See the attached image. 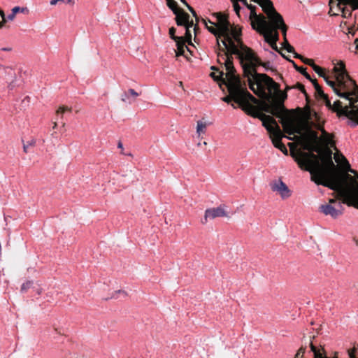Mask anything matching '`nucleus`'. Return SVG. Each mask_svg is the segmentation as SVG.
Instances as JSON below:
<instances>
[{"label": "nucleus", "mask_w": 358, "mask_h": 358, "mask_svg": "<svg viewBox=\"0 0 358 358\" xmlns=\"http://www.w3.org/2000/svg\"><path fill=\"white\" fill-rule=\"evenodd\" d=\"M313 83L314 84V86H315V89L319 92L320 90V86L314 80H313Z\"/></svg>", "instance_id": "44"}, {"label": "nucleus", "mask_w": 358, "mask_h": 358, "mask_svg": "<svg viewBox=\"0 0 358 358\" xmlns=\"http://www.w3.org/2000/svg\"><path fill=\"white\" fill-rule=\"evenodd\" d=\"M184 3H185L189 9V10L192 13V14L195 17H196V12L194 11V10L191 7L189 6L184 0H181Z\"/></svg>", "instance_id": "38"}, {"label": "nucleus", "mask_w": 358, "mask_h": 358, "mask_svg": "<svg viewBox=\"0 0 358 358\" xmlns=\"http://www.w3.org/2000/svg\"><path fill=\"white\" fill-rule=\"evenodd\" d=\"M270 187L271 190L278 194L282 199L289 198L292 194L291 190L280 178L273 180L270 183Z\"/></svg>", "instance_id": "14"}, {"label": "nucleus", "mask_w": 358, "mask_h": 358, "mask_svg": "<svg viewBox=\"0 0 358 358\" xmlns=\"http://www.w3.org/2000/svg\"><path fill=\"white\" fill-rule=\"evenodd\" d=\"M176 16V23L178 26H185L186 28V35L188 38H191V34H189V28L193 26L192 22H189V15L185 13L182 9H180L174 13Z\"/></svg>", "instance_id": "17"}, {"label": "nucleus", "mask_w": 358, "mask_h": 358, "mask_svg": "<svg viewBox=\"0 0 358 358\" xmlns=\"http://www.w3.org/2000/svg\"><path fill=\"white\" fill-rule=\"evenodd\" d=\"M166 1H167V6L169 7L170 9L172 10L173 13H176V12L180 10V8H178L177 7V3L175 1H173V0H166Z\"/></svg>", "instance_id": "28"}, {"label": "nucleus", "mask_w": 358, "mask_h": 358, "mask_svg": "<svg viewBox=\"0 0 358 358\" xmlns=\"http://www.w3.org/2000/svg\"><path fill=\"white\" fill-rule=\"evenodd\" d=\"M27 271H28L29 272H31V271H35L36 270H35V268H27Z\"/></svg>", "instance_id": "47"}, {"label": "nucleus", "mask_w": 358, "mask_h": 358, "mask_svg": "<svg viewBox=\"0 0 358 358\" xmlns=\"http://www.w3.org/2000/svg\"><path fill=\"white\" fill-rule=\"evenodd\" d=\"M203 145H207V143L204 141V142L203 143Z\"/></svg>", "instance_id": "51"}, {"label": "nucleus", "mask_w": 358, "mask_h": 358, "mask_svg": "<svg viewBox=\"0 0 358 358\" xmlns=\"http://www.w3.org/2000/svg\"><path fill=\"white\" fill-rule=\"evenodd\" d=\"M320 211L326 216H330L333 219L338 218L343 213V206L339 201L331 199L319 208Z\"/></svg>", "instance_id": "12"}, {"label": "nucleus", "mask_w": 358, "mask_h": 358, "mask_svg": "<svg viewBox=\"0 0 358 358\" xmlns=\"http://www.w3.org/2000/svg\"><path fill=\"white\" fill-rule=\"evenodd\" d=\"M322 122L320 115L310 110L305 112V120L293 112H289L282 117L283 130L289 135L300 134L308 125L315 128V125L319 124L322 125Z\"/></svg>", "instance_id": "5"}, {"label": "nucleus", "mask_w": 358, "mask_h": 358, "mask_svg": "<svg viewBox=\"0 0 358 358\" xmlns=\"http://www.w3.org/2000/svg\"><path fill=\"white\" fill-rule=\"evenodd\" d=\"M334 158L335 162L340 166V168L348 174V172L355 173L353 169H350V165L345 157L338 150L334 153Z\"/></svg>", "instance_id": "19"}, {"label": "nucleus", "mask_w": 358, "mask_h": 358, "mask_svg": "<svg viewBox=\"0 0 358 358\" xmlns=\"http://www.w3.org/2000/svg\"><path fill=\"white\" fill-rule=\"evenodd\" d=\"M263 126L265 127L266 130L270 133V136L272 140L273 145L279 149L282 152L287 155V150L285 145L282 143L281 139L284 136L280 127L275 124L273 117L269 115H262L261 117Z\"/></svg>", "instance_id": "10"}, {"label": "nucleus", "mask_w": 358, "mask_h": 358, "mask_svg": "<svg viewBox=\"0 0 358 358\" xmlns=\"http://www.w3.org/2000/svg\"><path fill=\"white\" fill-rule=\"evenodd\" d=\"M315 128L322 132L321 136L319 138V141L324 145L325 146H334V142L333 141V136L327 133L323 128L322 124L315 125Z\"/></svg>", "instance_id": "20"}, {"label": "nucleus", "mask_w": 358, "mask_h": 358, "mask_svg": "<svg viewBox=\"0 0 358 358\" xmlns=\"http://www.w3.org/2000/svg\"><path fill=\"white\" fill-rule=\"evenodd\" d=\"M329 6L331 11L334 6H336L339 11L345 13L344 7L342 6H349L352 10H358V0H329Z\"/></svg>", "instance_id": "18"}, {"label": "nucleus", "mask_w": 358, "mask_h": 358, "mask_svg": "<svg viewBox=\"0 0 358 358\" xmlns=\"http://www.w3.org/2000/svg\"><path fill=\"white\" fill-rule=\"evenodd\" d=\"M16 73L15 70L8 66L0 67V85L6 86L9 90L16 87Z\"/></svg>", "instance_id": "13"}, {"label": "nucleus", "mask_w": 358, "mask_h": 358, "mask_svg": "<svg viewBox=\"0 0 358 358\" xmlns=\"http://www.w3.org/2000/svg\"><path fill=\"white\" fill-rule=\"evenodd\" d=\"M232 2H236V1H238V0H231Z\"/></svg>", "instance_id": "52"}, {"label": "nucleus", "mask_w": 358, "mask_h": 358, "mask_svg": "<svg viewBox=\"0 0 358 358\" xmlns=\"http://www.w3.org/2000/svg\"><path fill=\"white\" fill-rule=\"evenodd\" d=\"M238 1H241L243 5L247 6L248 8V9L250 10V20L251 21V25L252 26V19L251 18V14H252V11H254L256 13L255 10V6L248 4L247 0H238Z\"/></svg>", "instance_id": "30"}, {"label": "nucleus", "mask_w": 358, "mask_h": 358, "mask_svg": "<svg viewBox=\"0 0 358 358\" xmlns=\"http://www.w3.org/2000/svg\"><path fill=\"white\" fill-rule=\"evenodd\" d=\"M312 68L320 77H322L324 78L326 76V75L323 72V69L320 68L319 66L315 64Z\"/></svg>", "instance_id": "33"}, {"label": "nucleus", "mask_w": 358, "mask_h": 358, "mask_svg": "<svg viewBox=\"0 0 358 358\" xmlns=\"http://www.w3.org/2000/svg\"><path fill=\"white\" fill-rule=\"evenodd\" d=\"M175 33H176V29L174 27H171L169 29L170 37L176 42L177 41L181 39L182 38L176 36Z\"/></svg>", "instance_id": "34"}, {"label": "nucleus", "mask_w": 358, "mask_h": 358, "mask_svg": "<svg viewBox=\"0 0 358 358\" xmlns=\"http://www.w3.org/2000/svg\"><path fill=\"white\" fill-rule=\"evenodd\" d=\"M250 89L258 96L270 101L273 92L278 90V84L269 76L255 72L246 77Z\"/></svg>", "instance_id": "7"}, {"label": "nucleus", "mask_w": 358, "mask_h": 358, "mask_svg": "<svg viewBox=\"0 0 358 358\" xmlns=\"http://www.w3.org/2000/svg\"><path fill=\"white\" fill-rule=\"evenodd\" d=\"M128 93H129L130 96H131L134 98H136L139 95V94L137 93L134 89H129L128 90Z\"/></svg>", "instance_id": "37"}, {"label": "nucleus", "mask_w": 358, "mask_h": 358, "mask_svg": "<svg viewBox=\"0 0 358 358\" xmlns=\"http://www.w3.org/2000/svg\"><path fill=\"white\" fill-rule=\"evenodd\" d=\"M33 145L32 142H28L27 145H24V146H23L24 151L25 152H27V148H29V145Z\"/></svg>", "instance_id": "40"}, {"label": "nucleus", "mask_w": 358, "mask_h": 358, "mask_svg": "<svg viewBox=\"0 0 358 358\" xmlns=\"http://www.w3.org/2000/svg\"><path fill=\"white\" fill-rule=\"evenodd\" d=\"M259 66H262L266 70H267L269 66V63H262L261 62V64Z\"/></svg>", "instance_id": "41"}, {"label": "nucleus", "mask_w": 358, "mask_h": 358, "mask_svg": "<svg viewBox=\"0 0 358 358\" xmlns=\"http://www.w3.org/2000/svg\"><path fill=\"white\" fill-rule=\"evenodd\" d=\"M0 15L1 17V18H3V20L4 21H6V16H5V14H4V12L0 9Z\"/></svg>", "instance_id": "43"}, {"label": "nucleus", "mask_w": 358, "mask_h": 358, "mask_svg": "<svg viewBox=\"0 0 358 358\" xmlns=\"http://www.w3.org/2000/svg\"><path fill=\"white\" fill-rule=\"evenodd\" d=\"M228 91L229 92H230L229 90L228 89ZM234 100L235 102H236L237 103L239 104V106L242 108V109L247 112L249 114H251L252 111L254 110V107L250 103V101L254 103H257V99H256V100L253 101L252 99H250L249 97V96L248 95H244L243 97V103H240L239 101H237L234 96H232L231 94V93H229V96H225V97H223L222 98V101H224V102H227V103H229L231 100Z\"/></svg>", "instance_id": "16"}, {"label": "nucleus", "mask_w": 358, "mask_h": 358, "mask_svg": "<svg viewBox=\"0 0 358 358\" xmlns=\"http://www.w3.org/2000/svg\"><path fill=\"white\" fill-rule=\"evenodd\" d=\"M11 50H12V48L10 47L0 48V57H1V52L3 51L10 52V51H11Z\"/></svg>", "instance_id": "39"}, {"label": "nucleus", "mask_w": 358, "mask_h": 358, "mask_svg": "<svg viewBox=\"0 0 358 358\" xmlns=\"http://www.w3.org/2000/svg\"><path fill=\"white\" fill-rule=\"evenodd\" d=\"M267 15L268 20L261 15H257L252 11L251 18L252 19V28L262 34L271 48L278 52L283 57L285 56L281 53L276 45L278 41V29H280L286 36L287 27L282 17L275 11V8L265 13Z\"/></svg>", "instance_id": "3"}, {"label": "nucleus", "mask_w": 358, "mask_h": 358, "mask_svg": "<svg viewBox=\"0 0 358 358\" xmlns=\"http://www.w3.org/2000/svg\"><path fill=\"white\" fill-rule=\"evenodd\" d=\"M177 50H176V56L183 55L187 47L185 45V42L182 38L176 41Z\"/></svg>", "instance_id": "23"}, {"label": "nucleus", "mask_w": 358, "mask_h": 358, "mask_svg": "<svg viewBox=\"0 0 358 358\" xmlns=\"http://www.w3.org/2000/svg\"><path fill=\"white\" fill-rule=\"evenodd\" d=\"M231 106H232L233 108H236V106H234V104H231Z\"/></svg>", "instance_id": "53"}, {"label": "nucleus", "mask_w": 358, "mask_h": 358, "mask_svg": "<svg viewBox=\"0 0 358 358\" xmlns=\"http://www.w3.org/2000/svg\"><path fill=\"white\" fill-rule=\"evenodd\" d=\"M56 126H57V123H56V122H55V123H54L53 128H55V127H56Z\"/></svg>", "instance_id": "49"}, {"label": "nucleus", "mask_w": 358, "mask_h": 358, "mask_svg": "<svg viewBox=\"0 0 358 358\" xmlns=\"http://www.w3.org/2000/svg\"><path fill=\"white\" fill-rule=\"evenodd\" d=\"M234 10L237 15H239V11L241 10V6L238 4V1L233 2Z\"/></svg>", "instance_id": "36"}, {"label": "nucleus", "mask_w": 358, "mask_h": 358, "mask_svg": "<svg viewBox=\"0 0 358 358\" xmlns=\"http://www.w3.org/2000/svg\"><path fill=\"white\" fill-rule=\"evenodd\" d=\"M295 57L300 59L304 64L310 66L311 67L313 66L315 64L314 63L313 60L308 58H305L301 55H299L297 53H295Z\"/></svg>", "instance_id": "26"}, {"label": "nucleus", "mask_w": 358, "mask_h": 358, "mask_svg": "<svg viewBox=\"0 0 358 358\" xmlns=\"http://www.w3.org/2000/svg\"><path fill=\"white\" fill-rule=\"evenodd\" d=\"M355 43L356 44V49L358 50V38L355 41Z\"/></svg>", "instance_id": "46"}, {"label": "nucleus", "mask_w": 358, "mask_h": 358, "mask_svg": "<svg viewBox=\"0 0 358 358\" xmlns=\"http://www.w3.org/2000/svg\"><path fill=\"white\" fill-rule=\"evenodd\" d=\"M225 49L238 55L245 78L251 77L257 72V67L259 66L261 61L252 49L243 44L240 38L238 41L230 43Z\"/></svg>", "instance_id": "6"}, {"label": "nucleus", "mask_w": 358, "mask_h": 358, "mask_svg": "<svg viewBox=\"0 0 358 358\" xmlns=\"http://www.w3.org/2000/svg\"><path fill=\"white\" fill-rule=\"evenodd\" d=\"M300 152L296 159L301 168L312 175V180L317 185L339 190L348 206L358 208V176L357 179L344 174L343 180L337 176L336 168L332 161V152L329 149L317 152Z\"/></svg>", "instance_id": "1"}, {"label": "nucleus", "mask_w": 358, "mask_h": 358, "mask_svg": "<svg viewBox=\"0 0 358 358\" xmlns=\"http://www.w3.org/2000/svg\"><path fill=\"white\" fill-rule=\"evenodd\" d=\"M118 147H119V148H122V144L121 143H120L118 144Z\"/></svg>", "instance_id": "48"}, {"label": "nucleus", "mask_w": 358, "mask_h": 358, "mask_svg": "<svg viewBox=\"0 0 358 358\" xmlns=\"http://www.w3.org/2000/svg\"><path fill=\"white\" fill-rule=\"evenodd\" d=\"M213 16L216 18V22H213L208 20V22L215 25L219 30V36L223 37L222 43L226 48L230 43L238 41L241 36V29L237 26H231L227 20L226 17L221 13H215Z\"/></svg>", "instance_id": "8"}, {"label": "nucleus", "mask_w": 358, "mask_h": 358, "mask_svg": "<svg viewBox=\"0 0 358 358\" xmlns=\"http://www.w3.org/2000/svg\"><path fill=\"white\" fill-rule=\"evenodd\" d=\"M357 246H358V243H357Z\"/></svg>", "instance_id": "55"}, {"label": "nucleus", "mask_w": 358, "mask_h": 358, "mask_svg": "<svg viewBox=\"0 0 358 358\" xmlns=\"http://www.w3.org/2000/svg\"><path fill=\"white\" fill-rule=\"evenodd\" d=\"M121 100L124 102V103H129V104H131L132 103V101L130 99V96L127 92H124L122 94L121 96Z\"/></svg>", "instance_id": "32"}, {"label": "nucleus", "mask_w": 358, "mask_h": 358, "mask_svg": "<svg viewBox=\"0 0 358 358\" xmlns=\"http://www.w3.org/2000/svg\"><path fill=\"white\" fill-rule=\"evenodd\" d=\"M203 22L206 27V28L208 29V30L213 34L215 36H217V44L219 45L220 44V40L219 38L221 37V36H219V30L217 29V27H215V25L212 24V26H208L207 24V21L206 20H203Z\"/></svg>", "instance_id": "25"}, {"label": "nucleus", "mask_w": 358, "mask_h": 358, "mask_svg": "<svg viewBox=\"0 0 358 358\" xmlns=\"http://www.w3.org/2000/svg\"><path fill=\"white\" fill-rule=\"evenodd\" d=\"M7 21H4L3 19L2 20H0V29L2 28L4 25V24Z\"/></svg>", "instance_id": "45"}, {"label": "nucleus", "mask_w": 358, "mask_h": 358, "mask_svg": "<svg viewBox=\"0 0 358 358\" xmlns=\"http://www.w3.org/2000/svg\"><path fill=\"white\" fill-rule=\"evenodd\" d=\"M210 76L217 80L222 79L224 81V83L227 85V80L225 77V73H224L223 71L216 70V72H213L210 73Z\"/></svg>", "instance_id": "24"}, {"label": "nucleus", "mask_w": 358, "mask_h": 358, "mask_svg": "<svg viewBox=\"0 0 358 358\" xmlns=\"http://www.w3.org/2000/svg\"><path fill=\"white\" fill-rule=\"evenodd\" d=\"M211 69H213V70H215L216 69H215V67L212 66V67H211Z\"/></svg>", "instance_id": "50"}, {"label": "nucleus", "mask_w": 358, "mask_h": 358, "mask_svg": "<svg viewBox=\"0 0 358 358\" xmlns=\"http://www.w3.org/2000/svg\"><path fill=\"white\" fill-rule=\"evenodd\" d=\"M209 124L206 122H204L203 120H199L196 122V132L199 138L201 137L203 134H205L206 131L207 126Z\"/></svg>", "instance_id": "22"}, {"label": "nucleus", "mask_w": 358, "mask_h": 358, "mask_svg": "<svg viewBox=\"0 0 358 358\" xmlns=\"http://www.w3.org/2000/svg\"><path fill=\"white\" fill-rule=\"evenodd\" d=\"M293 137H288L289 139L297 141L303 150L308 152H320L321 146L319 143V138L317 133L310 129V125L306 127L300 134H292Z\"/></svg>", "instance_id": "9"}, {"label": "nucleus", "mask_w": 358, "mask_h": 358, "mask_svg": "<svg viewBox=\"0 0 358 358\" xmlns=\"http://www.w3.org/2000/svg\"><path fill=\"white\" fill-rule=\"evenodd\" d=\"M33 285V281L31 280H27L24 283H22L21 286V292H27L29 288H31Z\"/></svg>", "instance_id": "29"}, {"label": "nucleus", "mask_w": 358, "mask_h": 358, "mask_svg": "<svg viewBox=\"0 0 358 358\" xmlns=\"http://www.w3.org/2000/svg\"><path fill=\"white\" fill-rule=\"evenodd\" d=\"M232 55L231 52L227 50V53L224 55H218L217 61L220 64H223L225 67V77L227 80V88L230 93L234 96V99L240 103H243V97L248 95L253 101L256 100L250 92H248L242 84L240 78L235 74V69L232 62Z\"/></svg>", "instance_id": "4"}, {"label": "nucleus", "mask_w": 358, "mask_h": 358, "mask_svg": "<svg viewBox=\"0 0 358 358\" xmlns=\"http://www.w3.org/2000/svg\"><path fill=\"white\" fill-rule=\"evenodd\" d=\"M64 0H51L50 3V5L52 6H55L56 5V3H57V1H63Z\"/></svg>", "instance_id": "42"}, {"label": "nucleus", "mask_w": 358, "mask_h": 358, "mask_svg": "<svg viewBox=\"0 0 358 358\" xmlns=\"http://www.w3.org/2000/svg\"><path fill=\"white\" fill-rule=\"evenodd\" d=\"M66 110H70V108H67V107H65V106H60L57 110V114L59 115L60 114H62L64 113L65 111Z\"/></svg>", "instance_id": "35"}, {"label": "nucleus", "mask_w": 358, "mask_h": 358, "mask_svg": "<svg viewBox=\"0 0 358 358\" xmlns=\"http://www.w3.org/2000/svg\"><path fill=\"white\" fill-rule=\"evenodd\" d=\"M201 145V143H198V144H197L198 146H200Z\"/></svg>", "instance_id": "54"}, {"label": "nucleus", "mask_w": 358, "mask_h": 358, "mask_svg": "<svg viewBox=\"0 0 358 358\" xmlns=\"http://www.w3.org/2000/svg\"><path fill=\"white\" fill-rule=\"evenodd\" d=\"M292 62L294 64V68L299 71L300 72L301 74H303L307 79L310 80H311V78L310 76V75L306 72V69L302 66L301 67H299L297 66L294 62L293 61H292Z\"/></svg>", "instance_id": "27"}, {"label": "nucleus", "mask_w": 358, "mask_h": 358, "mask_svg": "<svg viewBox=\"0 0 358 358\" xmlns=\"http://www.w3.org/2000/svg\"><path fill=\"white\" fill-rule=\"evenodd\" d=\"M20 12L22 13H28L29 9L27 7L15 6L12 8L11 13L6 17V21H13L15 15Z\"/></svg>", "instance_id": "21"}, {"label": "nucleus", "mask_w": 358, "mask_h": 358, "mask_svg": "<svg viewBox=\"0 0 358 358\" xmlns=\"http://www.w3.org/2000/svg\"><path fill=\"white\" fill-rule=\"evenodd\" d=\"M334 77L336 81L330 80L328 76L324 78V80L332 87L334 92L340 97L344 98L348 101V105L343 106L340 101L335 102L337 106V110L340 115H343L349 119L355 122L358 124V89L357 94L344 92L351 86H354L352 80L346 73L344 64L341 62L337 63L334 68Z\"/></svg>", "instance_id": "2"}, {"label": "nucleus", "mask_w": 358, "mask_h": 358, "mask_svg": "<svg viewBox=\"0 0 358 358\" xmlns=\"http://www.w3.org/2000/svg\"><path fill=\"white\" fill-rule=\"evenodd\" d=\"M282 45L284 48L288 52L291 53H294L295 55L294 49V48L289 44L287 41L286 40V37L285 36V42L282 43Z\"/></svg>", "instance_id": "31"}, {"label": "nucleus", "mask_w": 358, "mask_h": 358, "mask_svg": "<svg viewBox=\"0 0 358 358\" xmlns=\"http://www.w3.org/2000/svg\"><path fill=\"white\" fill-rule=\"evenodd\" d=\"M286 98V93L281 92L279 90V85H278V90L273 92V96L271 99H273V102L271 104L269 112L271 113L273 115L280 117L281 120L284 115L289 113H286L285 114H282V102Z\"/></svg>", "instance_id": "11"}, {"label": "nucleus", "mask_w": 358, "mask_h": 358, "mask_svg": "<svg viewBox=\"0 0 358 358\" xmlns=\"http://www.w3.org/2000/svg\"><path fill=\"white\" fill-rule=\"evenodd\" d=\"M227 213L224 206H220L216 208H208L205 210L204 217L201 220L203 224H206L209 220H214L216 217H227Z\"/></svg>", "instance_id": "15"}]
</instances>
